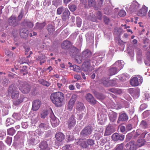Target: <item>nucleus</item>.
I'll return each instance as SVG.
<instances>
[{
	"instance_id": "f257e3e1",
	"label": "nucleus",
	"mask_w": 150,
	"mask_h": 150,
	"mask_svg": "<svg viewBox=\"0 0 150 150\" xmlns=\"http://www.w3.org/2000/svg\"><path fill=\"white\" fill-rule=\"evenodd\" d=\"M17 84L20 90L23 93L27 94L30 91V86L26 82L18 81Z\"/></svg>"
},
{
	"instance_id": "f03ea898",
	"label": "nucleus",
	"mask_w": 150,
	"mask_h": 150,
	"mask_svg": "<svg viewBox=\"0 0 150 150\" xmlns=\"http://www.w3.org/2000/svg\"><path fill=\"white\" fill-rule=\"evenodd\" d=\"M64 98V94L60 92L52 93L50 96V99L53 103H61Z\"/></svg>"
},
{
	"instance_id": "7ed1b4c3",
	"label": "nucleus",
	"mask_w": 150,
	"mask_h": 150,
	"mask_svg": "<svg viewBox=\"0 0 150 150\" xmlns=\"http://www.w3.org/2000/svg\"><path fill=\"white\" fill-rule=\"evenodd\" d=\"M81 142L80 146L83 148H88L95 144L94 140L91 139H88L85 141L82 140Z\"/></svg>"
},
{
	"instance_id": "20e7f679",
	"label": "nucleus",
	"mask_w": 150,
	"mask_h": 150,
	"mask_svg": "<svg viewBox=\"0 0 150 150\" xmlns=\"http://www.w3.org/2000/svg\"><path fill=\"white\" fill-rule=\"evenodd\" d=\"M29 134V143L32 145H35L37 144L39 142L38 137L34 132H30Z\"/></svg>"
},
{
	"instance_id": "39448f33",
	"label": "nucleus",
	"mask_w": 150,
	"mask_h": 150,
	"mask_svg": "<svg viewBox=\"0 0 150 150\" xmlns=\"http://www.w3.org/2000/svg\"><path fill=\"white\" fill-rule=\"evenodd\" d=\"M49 110L50 114V117L52 125L53 127H55L58 125L60 121L58 118L55 117L51 108H50Z\"/></svg>"
},
{
	"instance_id": "423d86ee",
	"label": "nucleus",
	"mask_w": 150,
	"mask_h": 150,
	"mask_svg": "<svg viewBox=\"0 0 150 150\" xmlns=\"http://www.w3.org/2000/svg\"><path fill=\"white\" fill-rule=\"evenodd\" d=\"M137 76V77H134L131 79L130 83L132 86H137L142 82V77L140 76Z\"/></svg>"
},
{
	"instance_id": "0eeeda50",
	"label": "nucleus",
	"mask_w": 150,
	"mask_h": 150,
	"mask_svg": "<svg viewBox=\"0 0 150 150\" xmlns=\"http://www.w3.org/2000/svg\"><path fill=\"white\" fill-rule=\"evenodd\" d=\"M82 71H85L86 74L91 72L92 70V68L90 65L89 61H85L82 66Z\"/></svg>"
},
{
	"instance_id": "6e6552de",
	"label": "nucleus",
	"mask_w": 150,
	"mask_h": 150,
	"mask_svg": "<svg viewBox=\"0 0 150 150\" xmlns=\"http://www.w3.org/2000/svg\"><path fill=\"white\" fill-rule=\"evenodd\" d=\"M92 127L88 126L85 127L81 132V134L83 137L88 136L91 134L92 131Z\"/></svg>"
},
{
	"instance_id": "1a4fd4ad",
	"label": "nucleus",
	"mask_w": 150,
	"mask_h": 150,
	"mask_svg": "<svg viewBox=\"0 0 150 150\" xmlns=\"http://www.w3.org/2000/svg\"><path fill=\"white\" fill-rule=\"evenodd\" d=\"M8 24L13 27L17 26L18 23L16 21V17L14 15H12L8 20Z\"/></svg>"
},
{
	"instance_id": "9d476101",
	"label": "nucleus",
	"mask_w": 150,
	"mask_h": 150,
	"mask_svg": "<svg viewBox=\"0 0 150 150\" xmlns=\"http://www.w3.org/2000/svg\"><path fill=\"white\" fill-rule=\"evenodd\" d=\"M91 52L88 50H86L83 51L82 53V56L83 60L85 61H89L90 58L91 56Z\"/></svg>"
},
{
	"instance_id": "9b49d317",
	"label": "nucleus",
	"mask_w": 150,
	"mask_h": 150,
	"mask_svg": "<svg viewBox=\"0 0 150 150\" xmlns=\"http://www.w3.org/2000/svg\"><path fill=\"white\" fill-rule=\"evenodd\" d=\"M140 4L136 1H133L129 8V10L131 12L137 10L139 7Z\"/></svg>"
},
{
	"instance_id": "f8f14e48",
	"label": "nucleus",
	"mask_w": 150,
	"mask_h": 150,
	"mask_svg": "<svg viewBox=\"0 0 150 150\" xmlns=\"http://www.w3.org/2000/svg\"><path fill=\"white\" fill-rule=\"evenodd\" d=\"M125 136L123 134H120L117 133H115L112 136V138L114 141H123Z\"/></svg>"
},
{
	"instance_id": "ddd939ff",
	"label": "nucleus",
	"mask_w": 150,
	"mask_h": 150,
	"mask_svg": "<svg viewBox=\"0 0 150 150\" xmlns=\"http://www.w3.org/2000/svg\"><path fill=\"white\" fill-rule=\"evenodd\" d=\"M46 29L48 32V34L50 35H52L55 31V27L53 24L49 23L47 25Z\"/></svg>"
},
{
	"instance_id": "4468645a",
	"label": "nucleus",
	"mask_w": 150,
	"mask_h": 150,
	"mask_svg": "<svg viewBox=\"0 0 150 150\" xmlns=\"http://www.w3.org/2000/svg\"><path fill=\"white\" fill-rule=\"evenodd\" d=\"M147 7L145 6H143L142 8L140 9L137 13V15L141 17L144 16L147 13Z\"/></svg>"
},
{
	"instance_id": "2eb2a0df",
	"label": "nucleus",
	"mask_w": 150,
	"mask_h": 150,
	"mask_svg": "<svg viewBox=\"0 0 150 150\" xmlns=\"http://www.w3.org/2000/svg\"><path fill=\"white\" fill-rule=\"evenodd\" d=\"M39 147L40 150H50L47 142L46 141H43L40 143L39 145Z\"/></svg>"
},
{
	"instance_id": "dca6fc26",
	"label": "nucleus",
	"mask_w": 150,
	"mask_h": 150,
	"mask_svg": "<svg viewBox=\"0 0 150 150\" xmlns=\"http://www.w3.org/2000/svg\"><path fill=\"white\" fill-rule=\"evenodd\" d=\"M76 121L73 116H72L68 121V127L69 128L74 127L75 125Z\"/></svg>"
},
{
	"instance_id": "f3484780",
	"label": "nucleus",
	"mask_w": 150,
	"mask_h": 150,
	"mask_svg": "<svg viewBox=\"0 0 150 150\" xmlns=\"http://www.w3.org/2000/svg\"><path fill=\"white\" fill-rule=\"evenodd\" d=\"M124 63L122 61H118L115 62L114 66L119 71L122 68L124 65Z\"/></svg>"
},
{
	"instance_id": "a211bd4d",
	"label": "nucleus",
	"mask_w": 150,
	"mask_h": 150,
	"mask_svg": "<svg viewBox=\"0 0 150 150\" xmlns=\"http://www.w3.org/2000/svg\"><path fill=\"white\" fill-rule=\"evenodd\" d=\"M86 100L88 102L91 103H96V100L92 95L90 93H88L86 94Z\"/></svg>"
},
{
	"instance_id": "6ab92c4d",
	"label": "nucleus",
	"mask_w": 150,
	"mask_h": 150,
	"mask_svg": "<svg viewBox=\"0 0 150 150\" xmlns=\"http://www.w3.org/2000/svg\"><path fill=\"white\" fill-rule=\"evenodd\" d=\"M108 115L110 120L111 122H113L115 121L117 118V113L112 111H110L109 112Z\"/></svg>"
},
{
	"instance_id": "aec40b11",
	"label": "nucleus",
	"mask_w": 150,
	"mask_h": 150,
	"mask_svg": "<svg viewBox=\"0 0 150 150\" xmlns=\"http://www.w3.org/2000/svg\"><path fill=\"white\" fill-rule=\"evenodd\" d=\"M20 35L23 38H26L28 36V31L25 28H22L20 30Z\"/></svg>"
},
{
	"instance_id": "412c9836",
	"label": "nucleus",
	"mask_w": 150,
	"mask_h": 150,
	"mask_svg": "<svg viewBox=\"0 0 150 150\" xmlns=\"http://www.w3.org/2000/svg\"><path fill=\"white\" fill-rule=\"evenodd\" d=\"M114 132L113 127L110 125H108L107 127L105 132V135L108 136L110 135Z\"/></svg>"
},
{
	"instance_id": "4be33fe9",
	"label": "nucleus",
	"mask_w": 150,
	"mask_h": 150,
	"mask_svg": "<svg viewBox=\"0 0 150 150\" xmlns=\"http://www.w3.org/2000/svg\"><path fill=\"white\" fill-rule=\"evenodd\" d=\"M128 119V117L125 113H120V114L117 122L119 121H125Z\"/></svg>"
},
{
	"instance_id": "5701e85b",
	"label": "nucleus",
	"mask_w": 150,
	"mask_h": 150,
	"mask_svg": "<svg viewBox=\"0 0 150 150\" xmlns=\"http://www.w3.org/2000/svg\"><path fill=\"white\" fill-rule=\"evenodd\" d=\"M22 26H27L28 28H30L33 26V23L27 20H25L21 24Z\"/></svg>"
},
{
	"instance_id": "b1692460",
	"label": "nucleus",
	"mask_w": 150,
	"mask_h": 150,
	"mask_svg": "<svg viewBox=\"0 0 150 150\" xmlns=\"http://www.w3.org/2000/svg\"><path fill=\"white\" fill-rule=\"evenodd\" d=\"M71 45L70 42L68 40L64 41L61 44V47L62 49H67Z\"/></svg>"
},
{
	"instance_id": "393cba45",
	"label": "nucleus",
	"mask_w": 150,
	"mask_h": 150,
	"mask_svg": "<svg viewBox=\"0 0 150 150\" xmlns=\"http://www.w3.org/2000/svg\"><path fill=\"white\" fill-rule=\"evenodd\" d=\"M55 138L58 141L62 142L64 139V135L61 132H58L55 134Z\"/></svg>"
},
{
	"instance_id": "a878e982",
	"label": "nucleus",
	"mask_w": 150,
	"mask_h": 150,
	"mask_svg": "<svg viewBox=\"0 0 150 150\" xmlns=\"http://www.w3.org/2000/svg\"><path fill=\"white\" fill-rule=\"evenodd\" d=\"M70 13L67 9H65L62 15V18L63 21H65L67 20L69 18Z\"/></svg>"
},
{
	"instance_id": "bb28decb",
	"label": "nucleus",
	"mask_w": 150,
	"mask_h": 150,
	"mask_svg": "<svg viewBox=\"0 0 150 150\" xmlns=\"http://www.w3.org/2000/svg\"><path fill=\"white\" fill-rule=\"evenodd\" d=\"M98 118V123L101 125H103L107 120L106 115L104 114H101L100 115V117H99Z\"/></svg>"
},
{
	"instance_id": "cd10ccee",
	"label": "nucleus",
	"mask_w": 150,
	"mask_h": 150,
	"mask_svg": "<svg viewBox=\"0 0 150 150\" xmlns=\"http://www.w3.org/2000/svg\"><path fill=\"white\" fill-rule=\"evenodd\" d=\"M18 91L17 88L13 84H12L9 86L8 91L9 94H11Z\"/></svg>"
},
{
	"instance_id": "c85d7f7f",
	"label": "nucleus",
	"mask_w": 150,
	"mask_h": 150,
	"mask_svg": "<svg viewBox=\"0 0 150 150\" xmlns=\"http://www.w3.org/2000/svg\"><path fill=\"white\" fill-rule=\"evenodd\" d=\"M146 59L144 61L145 64L147 66H150V52H148L146 54Z\"/></svg>"
},
{
	"instance_id": "c756f323",
	"label": "nucleus",
	"mask_w": 150,
	"mask_h": 150,
	"mask_svg": "<svg viewBox=\"0 0 150 150\" xmlns=\"http://www.w3.org/2000/svg\"><path fill=\"white\" fill-rule=\"evenodd\" d=\"M109 91L116 94H120L122 92L121 89L117 88H111L109 89Z\"/></svg>"
},
{
	"instance_id": "7c9ffc66",
	"label": "nucleus",
	"mask_w": 150,
	"mask_h": 150,
	"mask_svg": "<svg viewBox=\"0 0 150 150\" xmlns=\"http://www.w3.org/2000/svg\"><path fill=\"white\" fill-rule=\"evenodd\" d=\"M100 82L105 86H109V80L108 79L103 78L100 80Z\"/></svg>"
},
{
	"instance_id": "2f4dec72",
	"label": "nucleus",
	"mask_w": 150,
	"mask_h": 150,
	"mask_svg": "<svg viewBox=\"0 0 150 150\" xmlns=\"http://www.w3.org/2000/svg\"><path fill=\"white\" fill-rule=\"evenodd\" d=\"M119 71L114 67H112L109 70V72L110 75L112 76L116 74Z\"/></svg>"
},
{
	"instance_id": "473e14b6",
	"label": "nucleus",
	"mask_w": 150,
	"mask_h": 150,
	"mask_svg": "<svg viewBox=\"0 0 150 150\" xmlns=\"http://www.w3.org/2000/svg\"><path fill=\"white\" fill-rule=\"evenodd\" d=\"M49 114L48 110H42L40 112V117L41 118H44Z\"/></svg>"
},
{
	"instance_id": "72a5a7b5",
	"label": "nucleus",
	"mask_w": 150,
	"mask_h": 150,
	"mask_svg": "<svg viewBox=\"0 0 150 150\" xmlns=\"http://www.w3.org/2000/svg\"><path fill=\"white\" fill-rule=\"evenodd\" d=\"M11 94L12 98L14 100L17 99L19 96V93L18 91Z\"/></svg>"
},
{
	"instance_id": "f704fd0d",
	"label": "nucleus",
	"mask_w": 150,
	"mask_h": 150,
	"mask_svg": "<svg viewBox=\"0 0 150 150\" xmlns=\"http://www.w3.org/2000/svg\"><path fill=\"white\" fill-rule=\"evenodd\" d=\"M46 23L45 22H44L42 23H36L35 27L37 29L41 30L44 28L46 25Z\"/></svg>"
},
{
	"instance_id": "c9c22d12",
	"label": "nucleus",
	"mask_w": 150,
	"mask_h": 150,
	"mask_svg": "<svg viewBox=\"0 0 150 150\" xmlns=\"http://www.w3.org/2000/svg\"><path fill=\"white\" fill-rule=\"evenodd\" d=\"M38 81L40 83L47 87L49 86L50 85L49 82L43 79H40Z\"/></svg>"
},
{
	"instance_id": "e433bc0d",
	"label": "nucleus",
	"mask_w": 150,
	"mask_h": 150,
	"mask_svg": "<svg viewBox=\"0 0 150 150\" xmlns=\"http://www.w3.org/2000/svg\"><path fill=\"white\" fill-rule=\"evenodd\" d=\"M130 150H136L137 149V146L135 144V142L134 141L130 142H129Z\"/></svg>"
},
{
	"instance_id": "4c0bfd02",
	"label": "nucleus",
	"mask_w": 150,
	"mask_h": 150,
	"mask_svg": "<svg viewBox=\"0 0 150 150\" xmlns=\"http://www.w3.org/2000/svg\"><path fill=\"white\" fill-rule=\"evenodd\" d=\"M39 127L40 128H42L45 129H46L49 128V124L47 122L41 123Z\"/></svg>"
},
{
	"instance_id": "58836bf2",
	"label": "nucleus",
	"mask_w": 150,
	"mask_h": 150,
	"mask_svg": "<svg viewBox=\"0 0 150 150\" xmlns=\"http://www.w3.org/2000/svg\"><path fill=\"white\" fill-rule=\"evenodd\" d=\"M77 49L75 47H72L70 49V53L71 55L73 56L75 55L77 52Z\"/></svg>"
},
{
	"instance_id": "ea45409f",
	"label": "nucleus",
	"mask_w": 150,
	"mask_h": 150,
	"mask_svg": "<svg viewBox=\"0 0 150 150\" xmlns=\"http://www.w3.org/2000/svg\"><path fill=\"white\" fill-rule=\"evenodd\" d=\"M40 106V104H33L32 109L34 111H36L38 110Z\"/></svg>"
},
{
	"instance_id": "a19ab883",
	"label": "nucleus",
	"mask_w": 150,
	"mask_h": 150,
	"mask_svg": "<svg viewBox=\"0 0 150 150\" xmlns=\"http://www.w3.org/2000/svg\"><path fill=\"white\" fill-rule=\"evenodd\" d=\"M12 116L14 119L18 120L21 119L22 117L20 113H14Z\"/></svg>"
},
{
	"instance_id": "79ce46f5",
	"label": "nucleus",
	"mask_w": 150,
	"mask_h": 150,
	"mask_svg": "<svg viewBox=\"0 0 150 150\" xmlns=\"http://www.w3.org/2000/svg\"><path fill=\"white\" fill-rule=\"evenodd\" d=\"M83 104H77L76 108L78 110L81 111L85 109Z\"/></svg>"
},
{
	"instance_id": "37998d69",
	"label": "nucleus",
	"mask_w": 150,
	"mask_h": 150,
	"mask_svg": "<svg viewBox=\"0 0 150 150\" xmlns=\"http://www.w3.org/2000/svg\"><path fill=\"white\" fill-rule=\"evenodd\" d=\"M83 59L82 57L80 55H77L75 59V60L79 64H80L82 62V60Z\"/></svg>"
},
{
	"instance_id": "c03bdc74",
	"label": "nucleus",
	"mask_w": 150,
	"mask_h": 150,
	"mask_svg": "<svg viewBox=\"0 0 150 150\" xmlns=\"http://www.w3.org/2000/svg\"><path fill=\"white\" fill-rule=\"evenodd\" d=\"M6 126H8L11 125L13 124L14 122V121L11 118H7L6 120Z\"/></svg>"
},
{
	"instance_id": "a18cd8bd",
	"label": "nucleus",
	"mask_w": 150,
	"mask_h": 150,
	"mask_svg": "<svg viewBox=\"0 0 150 150\" xmlns=\"http://www.w3.org/2000/svg\"><path fill=\"white\" fill-rule=\"evenodd\" d=\"M8 134L10 135H13L15 133L16 131L13 128H11L8 130Z\"/></svg>"
},
{
	"instance_id": "49530a36",
	"label": "nucleus",
	"mask_w": 150,
	"mask_h": 150,
	"mask_svg": "<svg viewBox=\"0 0 150 150\" xmlns=\"http://www.w3.org/2000/svg\"><path fill=\"white\" fill-rule=\"evenodd\" d=\"M2 110L3 113V115H5L8 113V108H6L5 106L2 107Z\"/></svg>"
},
{
	"instance_id": "de8ad7c7",
	"label": "nucleus",
	"mask_w": 150,
	"mask_h": 150,
	"mask_svg": "<svg viewBox=\"0 0 150 150\" xmlns=\"http://www.w3.org/2000/svg\"><path fill=\"white\" fill-rule=\"evenodd\" d=\"M137 91V90L134 88H130L128 89V92L132 95H134Z\"/></svg>"
},
{
	"instance_id": "09e8293b",
	"label": "nucleus",
	"mask_w": 150,
	"mask_h": 150,
	"mask_svg": "<svg viewBox=\"0 0 150 150\" xmlns=\"http://www.w3.org/2000/svg\"><path fill=\"white\" fill-rule=\"evenodd\" d=\"M68 6L70 10L72 12L75 11L76 9V6L75 5H69Z\"/></svg>"
},
{
	"instance_id": "8fccbe9b",
	"label": "nucleus",
	"mask_w": 150,
	"mask_h": 150,
	"mask_svg": "<svg viewBox=\"0 0 150 150\" xmlns=\"http://www.w3.org/2000/svg\"><path fill=\"white\" fill-rule=\"evenodd\" d=\"M118 14L120 16L123 17L126 15V13L124 10H121L119 12Z\"/></svg>"
},
{
	"instance_id": "3c124183",
	"label": "nucleus",
	"mask_w": 150,
	"mask_h": 150,
	"mask_svg": "<svg viewBox=\"0 0 150 150\" xmlns=\"http://www.w3.org/2000/svg\"><path fill=\"white\" fill-rule=\"evenodd\" d=\"M76 23L78 27H81V20L79 17L77 18Z\"/></svg>"
},
{
	"instance_id": "603ef678",
	"label": "nucleus",
	"mask_w": 150,
	"mask_h": 150,
	"mask_svg": "<svg viewBox=\"0 0 150 150\" xmlns=\"http://www.w3.org/2000/svg\"><path fill=\"white\" fill-rule=\"evenodd\" d=\"M88 5L90 6H93L95 5V0H88Z\"/></svg>"
},
{
	"instance_id": "864d4df0",
	"label": "nucleus",
	"mask_w": 150,
	"mask_h": 150,
	"mask_svg": "<svg viewBox=\"0 0 150 150\" xmlns=\"http://www.w3.org/2000/svg\"><path fill=\"white\" fill-rule=\"evenodd\" d=\"M6 135L5 131L0 130V139H2Z\"/></svg>"
},
{
	"instance_id": "5fc2aeb1",
	"label": "nucleus",
	"mask_w": 150,
	"mask_h": 150,
	"mask_svg": "<svg viewBox=\"0 0 150 150\" xmlns=\"http://www.w3.org/2000/svg\"><path fill=\"white\" fill-rule=\"evenodd\" d=\"M76 99V96L75 95H73L69 100V103H74Z\"/></svg>"
},
{
	"instance_id": "6e6d98bb",
	"label": "nucleus",
	"mask_w": 150,
	"mask_h": 150,
	"mask_svg": "<svg viewBox=\"0 0 150 150\" xmlns=\"http://www.w3.org/2000/svg\"><path fill=\"white\" fill-rule=\"evenodd\" d=\"M137 142V146L138 147H139L143 146L144 144V140H138Z\"/></svg>"
},
{
	"instance_id": "4d7b16f0",
	"label": "nucleus",
	"mask_w": 150,
	"mask_h": 150,
	"mask_svg": "<svg viewBox=\"0 0 150 150\" xmlns=\"http://www.w3.org/2000/svg\"><path fill=\"white\" fill-rule=\"evenodd\" d=\"M116 83V81L115 80H109V86H114Z\"/></svg>"
},
{
	"instance_id": "13d9d810",
	"label": "nucleus",
	"mask_w": 150,
	"mask_h": 150,
	"mask_svg": "<svg viewBox=\"0 0 150 150\" xmlns=\"http://www.w3.org/2000/svg\"><path fill=\"white\" fill-rule=\"evenodd\" d=\"M73 70L74 71L79 72L80 71V68L78 66L74 65H73Z\"/></svg>"
},
{
	"instance_id": "bf43d9fd",
	"label": "nucleus",
	"mask_w": 150,
	"mask_h": 150,
	"mask_svg": "<svg viewBox=\"0 0 150 150\" xmlns=\"http://www.w3.org/2000/svg\"><path fill=\"white\" fill-rule=\"evenodd\" d=\"M8 76L11 78H13L16 77L17 75L15 74H13L10 72H9L8 74Z\"/></svg>"
},
{
	"instance_id": "052dcab7",
	"label": "nucleus",
	"mask_w": 150,
	"mask_h": 150,
	"mask_svg": "<svg viewBox=\"0 0 150 150\" xmlns=\"http://www.w3.org/2000/svg\"><path fill=\"white\" fill-rule=\"evenodd\" d=\"M12 138L11 137H8L6 140V142L8 145H10L12 142Z\"/></svg>"
},
{
	"instance_id": "680f3d73",
	"label": "nucleus",
	"mask_w": 150,
	"mask_h": 150,
	"mask_svg": "<svg viewBox=\"0 0 150 150\" xmlns=\"http://www.w3.org/2000/svg\"><path fill=\"white\" fill-rule=\"evenodd\" d=\"M8 81L9 80L8 79L5 78L3 79L2 83L5 86H6L8 84Z\"/></svg>"
},
{
	"instance_id": "e2e57ef3",
	"label": "nucleus",
	"mask_w": 150,
	"mask_h": 150,
	"mask_svg": "<svg viewBox=\"0 0 150 150\" xmlns=\"http://www.w3.org/2000/svg\"><path fill=\"white\" fill-rule=\"evenodd\" d=\"M104 21L105 23L106 24H108L110 22V20L109 18L106 16H105L104 17Z\"/></svg>"
},
{
	"instance_id": "0e129e2a",
	"label": "nucleus",
	"mask_w": 150,
	"mask_h": 150,
	"mask_svg": "<svg viewBox=\"0 0 150 150\" xmlns=\"http://www.w3.org/2000/svg\"><path fill=\"white\" fill-rule=\"evenodd\" d=\"M28 99L26 98H20V99L18 100V102L19 103L22 102H25L27 100H28Z\"/></svg>"
},
{
	"instance_id": "69168bd1",
	"label": "nucleus",
	"mask_w": 150,
	"mask_h": 150,
	"mask_svg": "<svg viewBox=\"0 0 150 150\" xmlns=\"http://www.w3.org/2000/svg\"><path fill=\"white\" fill-rule=\"evenodd\" d=\"M36 133L39 136H41L43 134V132L40 129H38L35 131Z\"/></svg>"
},
{
	"instance_id": "338daca9",
	"label": "nucleus",
	"mask_w": 150,
	"mask_h": 150,
	"mask_svg": "<svg viewBox=\"0 0 150 150\" xmlns=\"http://www.w3.org/2000/svg\"><path fill=\"white\" fill-rule=\"evenodd\" d=\"M144 100L146 101H149L150 100V96L148 93H146L144 94Z\"/></svg>"
},
{
	"instance_id": "774afa93",
	"label": "nucleus",
	"mask_w": 150,
	"mask_h": 150,
	"mask_svg": "<svg viewBox=\"0 0 150 150\" xmlns=\"http://www.w3.org/2000/svg\"><path fill=\"white\" fill-rule=\"evenodd\" d=\"M123 149V146L122 144L117 145L116 147V150H122Z\"/></svg>"
}]
</instances>
